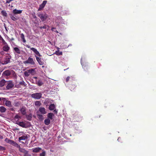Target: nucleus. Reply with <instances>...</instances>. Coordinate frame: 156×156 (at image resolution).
I'll use <instances>...</instances> for the list:
<instances>
[{
    "label": "nucleus",
    "instance_id": "6ab92c4d",
    "mask_svg": "<svg viewBox=\"0 0 156 156\" xmlns=\"http://www.w3.org/2000/svg\"><path fill=\"white\" fill-rule=\"evenodd\" d=\"M54 114L51 113H48L47 115L48 119H49L50 120L53 119V117L54 116Z\"/></svg>",
    "mask_w": 156,
    "mask_h": 156
},
{
    "label": "nucleus",
    "instance_id": "4be33fe9",
    "mask_svg": "<svg viewBox=\"0 0 156 156\" xmlns=\"http://www.w3.org/2000/svg\"><path fill=\"white\" fill-rule=\"evenodd\" d=\"M18 124L23 127H25L26 126L25 124L23 122H19Z\"/></svg>",
    "mask_w": 156,
    "mask_h": 156
},
{
    "label": "nucleus",
    "instance_id": "8fccbe9b",
    "mask_svg": "<svg viewBox=\"0 0 156 156\" xmlns=\"http://www.w3.org/2000/svg\"><path fill=\"white\" fill-rule=\"evenodd\" d=\"M55 29V28H54V27H52L51 29V30L52 31H54V29Z\"/></svg>",
    "mask_w": 156,
    "mask_h": 156
},
{
    "label": "nucleus",
    "instance_id": "49530a36",
    "mask_svg": "<svg viewBox=\"0 0 156 156\" xmlns=\"http://www.w3.org/2000/svg\"><path fill=\"white\" fill-rule=\"evenodd\" d=\"M23 132H20L19 133V134L20 135H23Z\"/></svg>",
    "mask_w": 156,
    "mask_h": 156
},
{
    "label": "nucleus",
    "instance_id": "ddd939ff",
    "mask_svg": "<svg viewBox=\"0 0 156 156\" xmlns=\"http://www.w3.org/2000/svg\"><path fill=\"white\" fill-rule=\"evenodd\" d=\"M6 81L4 79H2L0 81V87L4 86Z\"/></svg>",
    "mask_w": 156,
    "mask_h": 156
},
{
    "label": "nucleus",
    "instance_id": "603ef678",
    "mask_svg": "<svg viewBox=\"0 0 156 156\" xmlns=\"http://www.w3.org/2000/svg\"><path fill=\"white\" fill-rule=\"evenodd\" d=\"M4 27H5V29L6 30V31H7V27H6V26H5V24H4Z\"/></svg>",
    "mask_w": 156,
    "mask_h": 156
},
{
    "label": "nucleus",
    "instance_id": "bf43d9fd",
    "mask_svg": "<svg viewBox=\"0 0 156 156\" xmlns=\"http://www.w3.org/2000/svg\"><path fill=\"white\" fill-rule=\"evenodd\" d=\"M34 18H37V17L35 16H34Z\"/></svg>",
    "mask_w": 156,
    "mask_h": 156
},
{
    "label": "nucleus",
    "instance_id": "9b49d317",
    "mask_svg": "<svg viewBox=\"0 0 156 156\" xmlns=\"http://www.w3.org/2000/svg\"><path fill=\"white\" fill-rule=\"evenodd\" d=\"M3 75L4 76H9L11 74V73L10 71L9 70H7L4 71L3 73Z\"/></svg>",
    "mask_w": 156,
    "mask_h": 156
},
{
    "label": "nucleus",
    "instance_id": "bb28decb",
    "mask_svg": "<svg viewBox=\"0 0 156 156\" xmlns=\"http://www.w3.org/2000/svg\"><path fill=\"white\" fill-rule=\"evenodd\" d=\"M1 12L3 16L5 17L7 16V13L5 11L3 10L1 11Z\"/></svg>",
    "mask_w": 156,
    "mask_h": 156
},
{
    "label": "nucleus",
    "instance_id": "4c0bfd02",
    "mask_svg": "<svg viewBox=\"0 0 156 156\" xmlns=\"http://www.w3.org/2000/svg\"><path fill=\"white\" fill-rule=\"evenodd\" d=\"M10 140H10L7 138H6L5 140V141L6 142H7L9 144V143Z\"/></svg>",
    "mask_w": 156,
    "mask_h": 156
},
{
    "label": "nucleus",
    "instance_id": "1a4fd4ad",
    "mask_svg": "<svg viewBox=\"0 0 156 156\" xmlns=\"http://www.w3.org/2000/svg\"><path fill=\"white\" fill-rule=\"evenodd\" d=\"M28 138L27 135L26 134H24L21 137L19 138V141L21 140H25L27 139Z\"/></svg>",
    "mask_w": 156,
    "mask_h": 156
},
{
    "label": "nucleus",
    "instance_id": "20e7f679",
    "mask_svg": "<svg viewBox=\"0 0 156 156\" xmlns=\"http://www.w3.org/2000/svg\"><path fill=\"white\" fill-rule=\"evenodd\" d=\"M23 63L25 64H29L32 65H34L35 64L33 58L30 57H29L28 59L23 62Z\"/></svg>",
    "mask_w": 156,
    "mask_h": 156
},
{
    "label": "nucleus",
    "instance_id": "dca6fc26",
    "mask_svg": "<svg viewBox=\"0 0 156 156\" xmlns=\"http://www.w3.org/2000/svg\"><path fill=\"white\" fill-rule=\"evenodd\" d=\"M20 111L23 115H25L26 114V108L24 107H22L20 109Z\"/></svg>",
    "mask_w": 156,
    "mask_h": 156
},
{
    "label": "nucleus",
    "instance_id": "680f3d73",
    "mask_svg": "<svg viewBox=\"0 0 156 156\" xmlns=\"http://www.w3.org/2000/svg\"><path fill=\"white\" fill-rule=\"evenodd\" d=\"M72 86H73V87H74V88L75 87V86L74 85H72Z\"/></svg>",
    "mask_w": 156,
    "mask_h": 156
},
{
    "label": "nucleus",
    "instance_id": "13d9d810",
    "mask_svg": "<svg viewBox=\"0 0 156 156\" xmlns=\"http://www.w3.org/2000/svg\"><path fill=\"white\" fill-rule=\"evenodd\" d=\"M120 139V137H119V138H118V141H119V139Z\"/></svg>",
    "mask_w": 156,
    "mask_h": 156
},
{
    "label": "nucleus",
    "instance_id": "5fc2aeb1",
    "mask_svg": "<svg viewBox=\"0 0 156 156\" xmlns=\"http://www.w3.org/2000/svg\"><path fill=\"white\" fill-rule=\"evenodd\" d=\"M2 39V37L0 35V41Z\"/></svg>",
    "mask_w": 156,
    "mask_h": 156
},
{
    "label": "nucleus",
    "instance_id": "aec40b11",
    "mask_svg": "<svg viewBox=\"0 0 156 156\" xmlns=\"http://www.w3.org/2000/svg\"><path fill=\"white\" fill-rule=\"evenodd\" d=\"M55 108V105L54 104H51L49 107V109L50 110H53Z\"/></svg>",
    "mask_w": 156,
    "mask_h": 156
},
{
    "label": "nucleus",
    "instance_id": "c85d7f7f",
    "mask_svg": "<svg viewBox=\"0 0 156 156\" xmlns=\"http://www.w3.org/2000/svg\"><path fill=\"white\" fill-rule=\"evenodd\" d=\"M30 74H33L34 73V69H29L28 70Z\"/></svg>",
    "mask_w": 156,
    "mask_h": 156
},
{
    "label": "nucleus",
    "instance_id": "7c9ffc66",
    "mask_svg": "<svg viewBox=\"0 0 156 156\" xmlns=\"http://www.w3.org/2000/svg\"><path fill=\"white\" fill-rule=\"evenodd\" d=\"M55 54L58 55H62V51H56L55 52Z\"/></svg>",
    "mask_w": 156,
    "mask_h": 156
},
{
    "label": "nucleus",
    "instance_id": "cd10ccee",
    "mask_svg": "<svg viewBox=\"0 0 156 156\" xmlns=\"http://www.w3.org/2000/svg\"><path fill=\"white\" fill-rule=\"evenodd\" d=\"M44 6L42 4H41L40 6L39 7L38 9V11H41L42 10L43 8L44 7Z\"/></svg>",
    "mask_w": 156,
    "mask_h": 156
},
{
    "label": "nucleus",
    "instance_id": "de8ad7c7",
    "mask_svg": "<svg viewBox=\"0 0 156 156\" xmlns=\"http://www.w3.org/2000/svg\"><path fill=\"white\" fill-rule=\"evenodd\" d=\"M54 110V112L55 113H57V111L56 110V109H54L53 110Z\"/></svg>",
    "mask_w": 156,
    "mask_h": 156
},
{
    "label": "nucleus",
    "instance_id": "79ce46f5",
    "mask_svg": "<svg viewBox=\"0 0 156 156\" xmlns=\"http://www.w3.org/2000/svg\"><path fill=\"white\" fill-rule=\"evenodd\" d=\"M4 150H5V148L4 147L0 146V150L3 151Z\"/></svg>",
    "mask_w": 156,
    "mask_h": 156
},
{
    "label": "nucleus",
    "instance_id": "2eb2a0df",
    "mask_svg": "<svg viewBox=\"0 0 156 156\" xmlns=\"http://www.w3.org/2000/svg\"><path fill=\"white\" fill-rule=\"evenodd\" d=\"M10 49V48L9 47L7 44L4 45L3 47V49L4 51H8Z\"/></svg>",
    "mask_w": 156,
    "mask_h": 156
},
{
    "label": "nucleus",
    "instance_id": "7ed1b4c3",
    "mask_svg": "<svg viewBox=\"0 0 156 156\" xmlns=\"http://www.w3.org/2000/svg\"><path fill=\"white\" fill-rule=\"evenodd\" d=\"M42 94L41 93H36L32 94L31 95L32 98L35 99H39L42 97Z\"/></svg>",
    "mask_w": 156,
    "mask_h": 156
},
{
    "label": "nucleus",
    "instance_id": "9d476101",
    "mask_svg": "<svg viewBox=\"0 0 156 156\" xmlns=\"http://www.w3.org/2000/svg\"><path fill=\"white\" fill-rule=\"evenodd\" d=\"M36 58L39 65H42L44 64V62L41 60V58H40L36 56Z\"/></svg>",
    "mask_w": 156,
    "mask_h": 156
},
{
    "label": "nucleus",
    "instance_id": "052dcab7",
    "mask_svg": "<svg viewBox=\"0 0 156 156\" xmlns=\"http://www.w3.org/2000/svg\"><path fill=\"white\" fill-rule=\"evenodd\" d=\"M55 31V32H56L57 33H58V31H57V30H55V31Z\"/></svg>",
    "mask_w": 156,
    "mask_h": 156
},
{
    "label": "nucleus",
    "instance_id": "6e6d98bb",
    "mask_svg": "<svg viewBox=\"0 0 156 156\" xmlns=\"http://www.w3.org/2000/svg\"><path fill=\"white\" fill-rule=\"evenodd\" d=\"M26 156H31V155L30 154H28Z\"/></svg>",
    "mask_w": 156,
    "mask_h": 156
},
{
    "label": "nucleus",
    "instance_id": "a18cd8bd",
    "mask_svg": "<svg viewBox=\"0 0 156 156\" xmlns=\"http://www.w3.org/2000/svg\"><path fill=\"white\" fill-rule=\"evenodd\" d=\"M70 77L69 76H68L66 79V82H68L69 79Z\"/></svg>",
    "mask_w": 156,
    "mask_h": 156
},
{
    "label": "nucleus",
    "instance_id": "f257e3e1",
    "mask_svg": "<svg viewBox=\"0 0 156 156\" xmlns=\"http://www.w3.org/2000/svg\"><path fill=\"white\" fill-rule=\"evenodd\" d=\"M47 113L44 108L40 107L39 110L37 112L36 114L39 120L42 121L44 119L43 115Z\"/></svg>",
    "mask_w": 156,
    "mask_h": 156
},
{
    "label": "nucleus",
    "instance_id": "4468645a",
    "mask_svg": "<svg viewBox=\"0 0 156 156\" xmlns=\"http://www.w3.org/2000/svg\"><path fill=\"white\" fill-rule=\"evenodd\" d=\"M22 12L21 10H18L15 9L13 10V12L14 14H20Z\"/></svg>",
    "mask_w": 156,
    "mask_h": 156
},
{
    "label": "nucleus",
    "instance_id": "a878e982",
    "mask_svg": "<svg viewBox=\"0 0 156 156\" xmlns=\"http://www.w3.org/2000/svg\"><path fill=\"white\" fill-rule=\"evenodd\" d=\"M26 117L28 120H30L32 118V115L31 114L29 115H27L26 116Z\"/></svg>",
    "mask_w": 156,
    "mask_h": 156
},
{
    "label": "nucleus",
    "instance_id": "473e14b6",
    "mask_svg": "<svg viewBox=\"0 0 156 156\" xmlns=\"http://www.w3.org/2000/svg\"><path fill=\"white\" fill-rule=\"evenodd\" d=\"M82 58H81V65H82V67H83V69L85 70H86V66H84V64H83V63L82 62Z\"/></svg>",
    "mask_w": 156,
    "mask_h": 156
},
{
    "label": "nucleus",
    "instance_id": "e2e57ef3",
    "mask_svg": "<svg viewBox=\"0 0 156 156\" xmlns=\"http://www.w3.org/2000/svg\"><path fill=\"white\" fill-rule=\"evenodd\" d=\"M14 40V39H13V38H12V39H11V40Z\"/></svg>",
    "mask_w": 156,
    "mask_h": 156
},
{
    "label": "nucleus",
    "instance_id": "f8f14e48",
    "mask_svg": "<svg viewBox=\"0 0 156 156\" xmlns=\"http://www.w3.org/2000/svg\"><path fill=\"white\" fill-rule=\"evenodd\" d=\"M41 149V148L39 147L34 148L32 149V151L34 152L37 153L39 152Z\"/></svg>",
    "mask_w": 156,
    "mask_h": 156
},
{
    "label": "nucleus",
    "instance_id": "72a5a7b5",
    "mask_svg": "<svg viewBox=\"0 0 156 156\" xmlns=\"http://www.w3.org/2000/svg\"><path fill=\"white\" fill-rule=\"evenodd\" d=\"M49 27L47 25H44V26H43V27H40V28L41 29H47V28H48Z\"/></svg>",
    "mask_w": 156,
    "mask_h": 156
},
{
    "label": "nucleus",
    "instance_id": "c9c22d12",
    "mask_svg": "<svg viewBox=\"0 0 156 156\" xmlns=\"http://www.w3.org/2000/svg\"><path fill=\"white\" fill-rule=\"evenodd\" d=\"M21 118V117L20 116H19L18 115H16L15 117V119H20Z\"/></svg>",
    "mask_w": 156,
    "mask_h": 156
},
{
    "label": "nucleus",
    "instance_id": "3c124183",
    "mask_svg": "<svg viewBox=\"0 0 156 156\" xmlns=\"http://www.w3.org/2000/svg\"><path fill=\"white\" fill-rule=\"evenodd\" d=\"M3 138V137L0 134V139H2Z\"/></svg>",
    "mask_w": 156,
    "mask_h": 156
},
{
    "label": "nucleus",
    "instance_id": "c756f323",
    "mask_svg": "<svg viewBox=\"0 0 156 156\" xmlns=\"http://www.w3.org/2000/svg\"><path fill=\"white\" fill-rule=\"evenodd\" d=\"M24 74L25 76H29L30 75V74L29 73V72L28 71V70L26 71L24 73Z\"/></svg>",
    "mask_w": 156,
    "mask_h": 156
},
{
    "label": "nucleus",
    "instance_id": "f704fd0d",
    "mask_svg": "<svg viewBox=\"0 0 156 156\" xmlns=\"http://www.w3.org/2000/svg\"><path fill=\"white\" fill-rule=\"evenodd\" d=\"M1 40H2V43L4 45H6V44H7V43L2 38Z\"/></svg>",
    "mask_w": 156,
    "mask_h": 156
},
{
    "label": "nucleus",
    "instance_id": "a211bd4d",
    "mask_svg": "<svg viewBox=\"0 0 156 156\" xmlns=\"http://www.w3.org/2000/svg\"><path fill=\"white\" fill-rule=\"evenodd\" d=\"M51 120L49 119H46L44 121V123L46 125H48L50 122Z\"/></svg>",
    "mask_w": 156,
    "mask_h": 156
},
{
    "label": "nucleus",
    "instance_id": "412c9836",
    "mask_svg": "<svg viewBox=\"0 0 156 156\" xmlns=\"http://www.w3.org/2000/svg\"><path fill=\"white\" fill-rule=\"evenodd\" d=\"M6 109L3 106H1L0 107V112L2 113H3L5 112Z\"/></svg>",
    "mask_w": 156,
    "mask_h": 156
},
{
    "label": "nucleus",
    "instance_id": "58836bf2",
    "mask_svg": "<svg viewBox=\"0 0 156 156\" xmlns=\"http://www.w3.org/2000/svg\"><path fill=\"white\" fill-rule=\"evenodd\" d=\"M47 1L44 0L43 1L42 3L41 4L45 6V5L47 3Z\"/></svg>",
    "mask_w": 156,
    "mask_h": 156
},
{
    "label": "nucleus",
    "instance_id": "2f4dec72",
    "mask_svg": "<svg viewBox=\"0 0 156 156\" xmlns=\"http://www.w3.org/2000/svg\"><path fill=\"white\" fill-rule=\"evenodd\" d=\"M13 146H14L17 147H20V145H18L16 142H14L12 144Z\"/></svg>",
    "mask_w": 156,
    "mask_h": 156
},
{
    "label": "nucleus",
    "instance_id": "a19ab883",
    "mask_svg": "<svg viewBox=\"0 0 156 156\" xmlns=\"http://www.w3.org/2000/svg\"><path fill=\"white\" fill-rule=\"evenodd\" d=\"M17 148H19V151L21 152H23V151L24 150L23 149L21 148L20 146V147H17Z\"/></svg>",
    "mask_w": 156,
    "mask_h": 156
},
{
    "label": "nucleus",
    "instance_id": "39448f33",
    "mask_svg": "<svg viewBox=\"0 0 156 156\" xmlns=\"http://www.w3.org/2000/svg\"><path fill=\"white\" fill-rule=\"evenodd\" d=\"M7 82H8L7 85L6 86V88L7 90H10L14 86V84L12 81H9Z\"/></svg>",
    "mask_w": 156,
    "mask_h": 156
},
{
    "label": "nucleus",
    "instance_id": "393cba45",
    "mask_svg": "<svg viewBox=\"0 0 156 156\" xmlns=\"http://www.w3.org/2000/svg\"><path fill=\"white\" fill-rule=\"evenodd\" d=\"M34 104L36 106H39L41 105V103L40 101H37L35 102Z\"/></svg>",
    "mask_w": 156,
    "mask_h": 156
},
{
    "label": "nucleus",
    "instance_id": "864d4df0",
    "mask_svg": "<svg viewBox=\"0 0 156 156\" xmlns=\"http://www.w3.org/2000/svg\"><path fill=\"white\" fill-rule=\"evenodd\" d=\"M26 46L28 48H30H30H30V47L29 45H27Z\"/></svg>",
    "mask_w": 156,
    "mask_h": 156
},
{
    "label": "nucleus",
    "instance_id": "0eeeda50",
    "mask_svg": "<svg viewBox=\"0 0 156 156\" xmlns=\"http://www.w3.org/2000/svg\"><path fill=\"white\" fill-rule=\"evenodd\" d=\"M30 50H32L35 53V56L41 57V55L40 54L39 52L37 50V49L34 48H30Z\"/></svg>",
    "mask_w": 156,
    "mask_h": 156
},
{
    "label": "nucleus",
    "instance_id": "4d7b16f0",
    "mask_svg": "<svg viewBox=\"0 0 156 156\" xmlns=\"http://www.w3.org/2000/svg\"><path fill=\"white\" fill-rule=\"evenodd\" d=\"M34 78L35 79H37V77H34Z\"/></svg>",
    "mask_w": 156,
    "mask_h": 156
},
{
    "label": "nucleus",
    "instance_id": "37998d69",
    "mask_svg": "<svg viewBox=\"0 0 156 156\" xmlns=\"http://www.w3.org/2000/svg\"><path fill=\"white\" fill-rule=\"evenodd\" d=\"M21 38L22 39L25 38L24 35L23 33L21 34Z\"/></svg>",
    "mask_w": 156,
    "mask_h": 156
},
{
    "label": "nucleus",
    "instance_id": "5701e85b",
    "mask_svg": "<svg viewBox=\"0 0 156 156\" xmlns=\"http://www.w3.org/2000/svg\"><path fill=\"white\" fill-rule=\"evenodd\" d=\"M36 83L39 86H41L43 84L42 81L40 80H39L37 81H36Z\"/></svg>",
    "mask_w": 156,
    "mask_h": 156
},
{
    "label": "nucleus",
    "instance_id": "b1692460",
    "mask_svg": "<svg viewBox=\"0 0 156 156\" xmlns=\"http://www.w3.org/2000/svg\"><path fill=\"white\" fill-rule=\"evenodd\" d=\"M10 17L12 20L14 21H16L17 20V18L12 15H11Z\"/></svg>",
    "mask_w": 156,
    "mask_h": 156
},
{
    "label": "nucleus",
    "instance_id": "09e8293b",
    "mask_svg": "<svg viewBox=\"0 0 156 156\" xmlns=\"http://www.w3.org/2000/svg\"><path fill=\"white\" fill-rule=\"evenodd\" d=\"M24 43H25L26 42V40H25V38L22 39Z\"/></svg>",
    "mask_w": 156,
    "mask_h": 156
},
{
    "label": "nucleus",
    "instance_id": "f3484780",
    "mask_svg": "<svg viewBox=\"0 0 156 156\" xmlns=\"http://www.w3.org/2000/svg\"><path fill=\"white\" fill-rule=\"evenodd\" d=\"M5 104L6 106L9 107H11L12 106L11 102L9 101H5Z\"/></svg>",
    "mask_w": 156,
    "mask_h": 156
},
{
    "label": "nucleus",
    "instance_id": "c03bdc74",
    "mask_svg": "<svg viewBox=\"0 0 156 156\" xmlns=\"http://www.w3.org/2000/svg\"><path fill=\"white\" fill-rule=\"evenodd\" d=\"M14 142V141L11 140L9 144L12 145Z\"/></svg>",
    "mask_w": 156,
    "mask_h": 156
},
{
    "label": "nucleus",
    "instance_id": "f03ea898",
    "mask_svg": "<svg viewBox=\"0 0 156 156\" xmlns=\"http://www.w3.org/2000/svg\"><path fill=\"white\" fill-rule=\"evenodd\" d=\"M37 15L40 17L42 21L45 20L48 17V15L45 13L39 12L38 13Z\"/></svg>",
    "mask_w": 156,
    "mask_h": 156
},
{
    "label": "nucleus",
    "instance_id": "e433bc0d",
    "mask_svg": "<svg viewBox=\"0 0 156 156\" xmlns=\"http://www.w3.org/2000/svg\"><path fill=\"white\" fill-rule=\"evenodd\" d=\"M45 152L44 151L40 154V156H45Z\"/></svg>",
    "mask_w": 156,
    "mask_h": 156
},
{
    "label": "nucleus",
    "instance_id": "ea45409f",
    "mask_svg": "<svg viewBox=\"0 0 156 156\" xmlns=\"http://www.w3.org/2000/svg\"><path fill=\"white\" fill-rule=\"evenodd\" d=\"M13 0H6V2L5 4H9V3L11 1H13Z\"/></svg>",
    "mask_w": 156,
    "mask_h": 156
},
{
    "label": "nucleus",
    "instance_id": "423d86ee",
    "mask_svg": "<svg viewBox=\"0 0 156 156\" xmlns=\"http://www.w3.org/2000/svg\"><path fill=\"white\" fill-rule=\"evenodd\" d=\"M11 57L9 54L7 55L5 58L4 61L3 63H2L3 64H6L10 62V59Z\"/></svg>",
    "mask_w": 156,
    "mask_h": 156
},
{
    "label": "nucleus",
    "instance_id": "6e6552de",
    "mask_svg": "<svg viewBox=\"0 0 156 156\" xmlns=\"http://www.w3.org/2000/svg\"><path fill=\"white\" fill-rule=\"evenodd\" d=\"M13 51L14 53L16 55V54H21L22 51L20 50V49L17 47H13Z\"/></svg>",
    "mask_w": 156,
    "mask_h": 156
}]
</instances>
